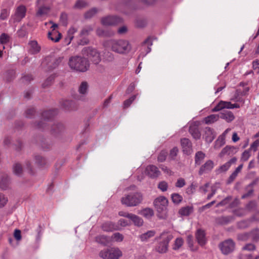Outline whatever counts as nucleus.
<instances>
[{"instance_id":"1","label":"nucleus","mask_w":259,"mask_h":259,"mask_svg":"<svg viewBox=\"0 0 259 259\" xmlns=\"http://www.w3.org/2000/svg\"><path fill=\"white\" fill-rule=\"evenodd\" d=\"M105 46L113 52L120 54L128 53L131 49L129 42L124 39H111L106 42Z\"/></svg>"},{"instance_id":"2","label":"nucleus","mask_w":259,"mask_h":259,"mask_svg":"<svg viewBox=\"0 0 259 259\" xmlns=\"http://www.w3.org/2000/svg\"><path fill=\"white\" fill-rule=\"evenodd\" d=\"M68 64L72 69L79 72H85L89 68V63L87 59L80 56L71 57Z\"/></svg>"},{"instance_id":"3","label":"nucleus","mask_w":259,"mask_h":259,"mask_svg":"<svg viewBox=\"0 0 259 259\" xmlns=\"http://www.w3.org/2000/svg\"><path fill=\"white\" fill-rule=\"evenodd\" d=\"M143 196L141 193L135 192L126 194L121 199V203L128 207L136 206L141 203Z\"/></svg>"},{"instance_id":"4","label":"nucleus","mask_w":259,"mask_h":259,"mask_svg":"<svg viewBox=\"0 0 259 259\" xmlns=\"http://www.w3.org/2000/svg\"><path fill=\"white\" fill-rule=\"evenodd\" d=\"M99 256L103 259H119L122 256V252L118 247H112L102 250Z\"/></svg>"},{"instance_id":"5","label":"nucleus","mask_w":259,"mask_h":259,"mask_svg":"<svg viewBox=\"0 0 259 259\" xmlns=\"http://www.w3.org/2000/svg\"><path fill=\"white\" fill-rule=\"evenodd\" d=\"M173 238L172 235L168 233H162L159 237L160 241L155 247V250L159 253H166L168 250V244Z\"/></svg>"},{"instance_id":"6","label":"nucleus","mask_w":259,"mask_h":259,"mask_svg":"<svg viewBox=\"0 0 259 259\" xmlns=\"http://www.w3.org/2000/svg\"><path fill=\"white\" fill-rule=\"evenodd\" d=\"M167 204L168 200L164 196H160L155 199L154 204L157 211L159 213L160 218H163L165 215Z\"/></svg>"},{"instance_id":"7","label":"nucleus","mask_w":259,"mask_h":259,"mask_svg":"<svg viewBox=\"0 0 259 259\" xmlns=\"http://www.w3.org/2000/svg\"><path fill=\"white\" fill-rule=\"evenodd\" d=\"M62 58H54L52 57H47L42 62V66L46 71H51L56 68L61 62Z\"/></svg>"},{"instance_id":"8","label":"nucleus","mask_w":259,"mask_h":259,"mask_svg":"<svg viewBox=\"0 0 259 259\" xmlns=\"http://www.w3.org/2000/svg\"><path fill=\"white\" fill-rule=\"evenodd\" d=\"M235 247V243L231 239H228L220 242L219 248L222 254L228 255L232 252Z\"/></svg>"},{"instance_id":"9","label":"nucleus","mask_w":259,"mask_h":259,"mask_svg":"<svg viewBox=\"0 0 259 259\" xmlns=\"http://www.w3.org/2000/svg\"><path fill=\"white\" fill-rule=\"evenodd\" d=\"M82 52L83 54L86 55L94 64H98L100 62V54L96 49L90 47L84 48Z\"/></svg>"},{"instance_id":"10","label":"nucleus","mask_w":259,"mask_h":259,"mask_svg":"<svg viewBox=\"0 0 259 259\" xmlns=\"http://www.w3.org/2000/svg\"><path fill=\"white\" fill-rule=\"evenodd\" d=\"M240 107L239 104L237 103L232 104L231 102L221 101L218 104L212 109L213 112H218L224 109H234L239 108Z\"/></svg>"},{"instance_id":"11","label":"nucleus","mask_w":259,"mask_h":259,"mask_svg":"<svg viewBox=\"0 0 259 259\" xmlns=\"http://www.w3.org/2000/svg\"><path fill=\"white\" fill-rule=\"evenodd\" d=\"M93 30V28L91 26H87L82 28L79 34L80 37H82L79 40V45L83 46L87 45L89 43V40L87 37H86V36H88Z\"/></svg>"},{"instance_id":"12","label":"nucleus","mask_w":259,"mask_h":259,"mask_svg":"<svg viewBox=\"0 0 259 259\" xmlns=\"http://www.w3.org/2000/svg\"><path fill=\"white\" fill-rule=\"evenodd\" d=\"M121 22L122 19L120 17L114 16H107L101 20L102 24L105 26L116 25Z\"/></svg>"},{"instance_id":"13","label":"nucleus","mask_w":259,"mask_h":259,"mask_svg":"<svg viewBox=\"0 0 259 259\" xmlns=\"http://www.w3.org/2000/svg\"><path fill=\"white\" fill-rule=\"evenodd\" d=\"M26 8L24 5H20L18 6L15 11L14 20L16 22H20L23 19L26 13Z\"/></svg>"},{"instance_id":"14","label":"nucleus","mask_w":259,"mask_h":259,"mask_svg":"<svg viewBox=\"0 0 259 259\" xmlns=\"http://www.w3.org/2000/svg\"><path fill=\"white\" fill-rule=\"evenodd\" d=\"M203 132V138L206 142L211 143L215 136L213 130L209 127H206Z\"/></svg>"},{"instance_id":"15","label":"nucleus","mask_w":259,"mask_h":259,"mask_svg":"<svg viewBox=\"0 0 259 259\" xmlns=\"http://www.w3.org/2000/svg\"><path fill=\"white\" fill-rule=\"evenodd\" d=\"M181 144L183 152L187 155L190 154L192 151V146L190 140L187 138L182 139Z\"/></svg>"},{"instance_id":"16","label":"nucleus","mask_w":259,"mask_h":259,"mask_svg":"<svg viewBox=\"0 0 259 259\" xmlns=\"http://www.w3.org/2000/svg\"><path fill=\"white\" fill-rule=\"evenodd\" d=\"M146 174L152 178H157L160 174L157 167L153 165H149L146 168Z\"/></svg>"},{"instance_id":"17","label":"nucleus","mask_w":259,"mask_h":259,"mask_svg":"<svg viewBox=\"0 0 259 259\" xmlns=\"http://www.w3.org/2000/svg\"><path fill=\"white\" fill-rule=\"evenodd\" d=\"M213 167V162L211 160H207L205 163L200 167L199 170V174L202 175L204 173L208 172L212 169Z\"/></svg>"},{"instance_id":"18","label":"nucleus","mask_w":259,"mask_h":259,"mask_svg":"<svg viewBox=\"0 0 259 259\" xmlns=\"http://www.w3.org/2000/svg\"><path fill=\"white\" fill-rule=\"evenodd\" d=\"M28 52L33 55L38 53L41 49L40 46L36 40L30 41L28 43Z\"/></svg>"},{"instance_id":"19","label":"nucleus","mask_w":259,"mask_h":259,"mask_svg":"<svg viewBox=\"0 0 259 259\" xmlns=\"http://www.w3.org/2000/svg\"><path fill=\"white\" fill-rule=\"evenodd\" d=\"M220 117L228 123L233 121L235 118L233 112L229 110H223L221 112Z\"/></svg>"},{"instance_id":"20","label":"nucleus","mask_w":259,"mask_h":259,"mask_svg":"<svg viewBox=\"0 0 259 259\" xmlns=\"http://www.w3.org/2000/svg\"><path fill=\"white\" fill-rule=\"evenodd\" d=\"M237 151V148L233 146H227L224 148L221 153L220 156L223 157L225 155H232L235 154Z\"/></svg>"},{"instance_id":"21","label":"nucleus","mask_w":259,"mask_h":259,"mask_svg":"<svg viewBox=\"0 0 259 259\" xmlns=\"http://www.w3.org/2000/svg\"><path fill=\"white\" fill-rule=\"evenodd\" d=\"M237 161L236 157L231 158L229 161L225 163L224 164L220 166L217 170L218 173L225 172L228 170L232 164H234Z\"/></svg>"},{"instance_id":"22","label":"nucleus","mask_w":259,"mask_h":259,"mask_svg":"<svg viewBox=\"0 0 259 259\" xmlns=\"http://www.w3.org/2000/svg\"><path fill=\"white\" fill-rule=\"evenodd\" d=\"M196 238L198 243L201 246H203L206 242L205 234L204 231L199 229L198 230L196 234Z\"/></svg>"},{"instance_id":"23","label":"nucleus","mask_w":259,"mask_h":259,"mask_svg":"<svg viewBox=\"0 0 259 259\" xmlns=\"http://www.w3.org/2000/svg\"><path fill=\"white\" fill-rule=\"evenodd\" d=\"M234 220V217L232 216H222L218 217L215 219V223L219 225H227Z\"/></svg>"},{"instance_id":"24","label":"nucleus","mask_w":259,"mask_h":259,"mask_svg":"<svg viewBox=\"0 0 259 259\" xmlns=\"http://www.w3.org/2000/svg\"><path fill=\"white\" fill-rule=\"evenodd\" d=\"M189 133L195 140L200 138L201 133L197 125L194 124L191 125L189 127Z\"/></svg>"},{"instance_id":"25","label":"nucleus","mask_w":259,"mask_h":259,"mask_svg":"<svg viewBox=\"0 0 259 259\" xmlns=\"http://www.w3.org/2000/svg\"><path fill=\"white\" fill-rule=\"evenodd\" d=\"M102 228L104 231L111 232L118 230V227L111 222H107L103 224Z\"/></svg>"},{"instance_id":"26","label":"nucleus","mask_w":259,"mask_h":259,"mask_svg":"<svg viewBox=\"0 0 259 259\" xmlns=\"http://www.w3.org/2000/svg\"><path fill=\"white\" fill-rule=\"evenodd\" d=\"M57 113V110L52 109L44 111L42 112L41 116L44 120H49L53 118Z\"/></svg>"},{"instance_id":"27","label":"nucleus","mask_w":259,"mask_h":259,"mask_svg":"<svg viewBox=\"0 0 259 259\" xmlns=\"http://www.w3.org/2000/svg\"><path fill=\"white\" fill-rule=\"evenodd\" d=\"M10 184V179L7 175H3L0 181V187L3 189H7Z\"/></svg>"},{"instance_id":"28","label":"nucleus","mask_w":259,"mask_h":259,"mask_svg":"<svg viewBox=\"0 0 259 259\" xmlns=\"http://www.w3.org/2000/svg\"><path fill=\"white\" fill-rule=\"evenodd\" d=\"M48 38L54 42H58L61 38V34L57 31H51L48 33Z\"/></svg>"},{"instance_id":"29","label":"nucleus","mask_w":259,"mask_h":259,"mask_svg":"<svg viewBox=\"0 0 259 259\" xmlns=\"http://www.w3.org/2000/svg\"><path fill=\"white\" fill-rule=\"evenodd\" d=\"M243 167V164H241L239 165L234 170V171L231 175V176L229 177L228 180V183L230 184L232 183L234 180L236 179L237 177L238 173H239Z\"/></svg>"},{"instance_id":"30","label":"nucleus","mask_w":259,"mask_h":259,"mask_svg":"<svg viewBox=\"0 0 259 259\" xmlns=\"http://www.w3.org/2000/svg\"><path fill=\"white\" fill-rule=\"evenodd\" d=\"M77 28L71 27L69 28L67 32V36L66 38V41L67 42V45L70 44L71 40L73 39L74 37V34L77 31Z\"/></svg>"},{"instance_id":"31","label":"nucleus","mask_w":259,"mask_h":259,"mask_svg":"<svg viewBox=\"0 0 259 259\" xmlns=\"http://www.w3.org/2000/svg\"><path fill=\"white\" fill-rule=\"evenodd\" d=\"M155 234V232L154 231L151 230L141 234L139 236V238L140 240L143 242L147 241L149 238L153 237Z\"/></svg>"},{"instance_id":"32","label":"nucleus","mask_w":259,"mask_h":259,"mask_svg":"<svg viewBox=\"0 0 259 259\" xmlns=\"http://www.w3.org/2000/svg\"><path fill=\"white\" fill-rule=\"evenodd\" d=\"M96 241L103 245H106L110 242L109 237L105 235H99L96 237Z\"/></svg>"},{"instance_id":"33","label":"nucleus","mask_w":259,"mask_h":259,"mask_svg":"<svg viewBox=\"0 0 259 259\" xmlns=\"http://www.w3.org/2000/svg\"><path fill=\"white\" fill-rule=\"evenodd\" d=\"M220 116L218 114H211L204 118V122L206 124H211L219 120Z\"/></svg>"},{"instance_id":"34","label":"nucleus","mask_w":259,"mask_h":259,"mask_svg":"<svg viewBox=\"0 0 259 259\" xmlns=\"http://www.w3.org/2000/svg\"><path fill=\"white\" fill-rule=\"evenodd\" d=\"M193 208L192 206H187L181 208L179 211V213L183 216H188L193 211Z\"/></svg>"},{"instance_id":"35","label":"nucleus","mask_w":259,"mask_h":259,"mask_svg":"<svg viewBox=\"0 0 259 259\" xmlns=\"http://www.w3.org/2000/svg\"><path fill=\"white\" fill-rule=\"evenodd\" d=\"M139 213L147 219H150L154 214L153 210L149 208H146L141 210Z\"/></svg>"},{"instance_id":"36","label":"nucleus","mask_w":259,"mask_h":259,"mask_svg":"<svg viewBox=\"0 0 259 259\" xmlns=\"http://www.w3.org/2000/svg\"><path fill=\"white\" fill-rule=\"evenodd\" d=\"M130 219L132 221L134 225L136 226L140 227L143 225V220L140 217L136 214L132 213Z\"/></svg>"},{"instance_id":"37","label":"nucleus","mask_w":259,"mask_h":259,"mask_svg":"<svg viewBox=\"0 0 259 259\" xmlns=\"http://www.w3.org/2000/svg\"><path fill=\"white\" fill-rule=\"evenodd\" d=\"M50 10V8L46 6H40L38 8L36 15L37 17H41L45 15H47Z\"/></svg>"},{"instance_id":"38","label":"nucleus","mask_w":259,"mask_h":259,"mask_svg":"<svg viewBox=\"0 0 259 259\" xmlns=\"http://www.w3.org/2000/svg\"><path fill=\"white\" fill-rule=\"evenodd\" d=\"M205 154L202 151H198L196 153L195 156V162L197 165H200L202 161L204 159Z\"/></svg>"},{"instance_id":"39","label":"nucleus","mask_w":259,"mask_h":259,"mask_svg":"<svg viewBox=\"0 0 259 259\" xmlns=\"http://www.w3.org/2000/svg\"><path fill=\"white\" fill-rule=\"evenodd\" d=\"M64 130V126L61 123H58L54 124L51 128L52 133L53 134H56L63 131Z\"/></svg>"},{"instance_id":"40","label":"nucleus","mask_w":259,"mask_h":259,"mask_svg":"<svg viewBox=\"0 0 259 259\" xmlns=\"http://www.w3.org/2000/svg\"><path fill=\"white\" fill-rule=\"evenodd\" d=\"M250 237L253 242L259 241V229L257 228L252 230L249 232Z\"/></svg>"},{"instance_id":"41","label":"nucleus","mask_w":259,"mask_h":259,"mask_svg":"<svg viewBox=\"0 0 259 259\" xmlns=\"http://www.w3.org/2000/svg\"><path fill=\"white\" fill-rule=\"evenodd\" d=\"M35 162L38 166L41 167L46 165L48 163L47 160L45 158L39 155L35 156Z\"/></svg>"},{"instance_id":"42","label":"nucleus","mask_w":259,"mask_h":259,"mask_svg":"<svg viewBox=\"0 0 259 259\" xmlns=\"http://www.w3.org/2000/svg\"><path fill=\"white\" fill-rule=\"evenodd\" d=\"M88 83L86 81H83L81 83L78 88V92L80 94L85 95L88 90Z\"/></svg>"},{"instance_id":"43","label":"nucleus","mask_w":259,"mask_h":259,"mask_svg":"<svg viewBox=\"0 0 259 259\" xmlns=\"http://www.w3.org/2000/svg\"><path fill=\"white\" fill-rule=\"evenodd\" d=\"M99 11L98 9L96 8H93L87 11L84 14V18L85 19H90L95 16Z\"/></svg>"},{"instance_id":"44","label":"nucleus","mask_w":259,"mask_h":259,"mask_svg":"<svg viewBox=\"0 0 259 259\" xmlns=\"http://www.w3.org/2000/svg\"><path fill=\"white\" fill-rule=\"evenodd\" d=\"M74 104V102L72 101L66 100L63 101L62 105L63 108L67 110H71L74 109L73 105Z\"/></svg>"},{"instance_id":"45","label":"nucleus","mask_w":259,"mask_h":259,"mask_svg":"<svg viewBox=\"0 0 259 259\" xmlns=\"http://www.w3.org/2000/svg\"><path fill=\"white\" fill-rule=\"evenodd\" d=\"M10 38L9 35L6 33H3L0 35V44L2 45L7 44L10 41Z\"/></svg>"},{"instance_id":"46","label":"nucleus","mask_w":259,"mask_h":259,"mask_svg":"<svg viewBox=\"0 0 259 259\" xmlns=\"http://www.w3.org/2000/svg\"><path fill=\"white\" fill-rule=\"evenodd\" d=\"M232 199V198L231 196H228V197H226V198H225L224 199H223L220 202L218 203L216 205V207H219L221 206H226L228 204H229V206H230V202L231 201Z\"/></svg>"},{"instance_id":"47","label":"nucleus","mask_w":259,"mask_h":259,"mask_svg":"<svg viewBox=\"0 0 259 259\" xmlns=\"http://www.w3.org/2000/svg\"><path fill=\"white\" fill-rule=\"evenodd\" d=\"M22 167L20 164L16 163L14 165L13 171L15 175L20 176L22 174Z\"/></svg>"},{"instance_id":"48","label":"nucleus","mask_w":259,"mask_h":259,"mask_svg":"<svg viewBox=\"0 0 259 259\" xmlns=\"http://www.w3.org/2000/svg\"><path fill=\"white\" fill-rule=\"evenodd\" d=\"M184 241L182 238H178L175 241V243L173 246V249H179L183 244Z\"/></svg>"},{"instance_id":"49","label":"nucleus","mask_w":259,"mask_h":259,"mask_svg":"<svg viewBox=\"0 0 259 259\" xmlns=\"http://www.w3.org/2000/svg\"><path fill=\"white\" fill-rule=\"evenodd\" d=\"M171 199L174 203H179L182 201L183 197L178 193H174L171 195Z\"/></svg>"},{"instance_id":"50","label":"nucleus","mask_w":259,"mask_h":259,"mask_svg":"<svg viewBox=\"0 0 259 259\" xmlns=\"http://www.w3.org/2000/svg\"><path fill=\"white\" fill-rule=\"evenodd\" d=\"M250 222L249 220L242 221L237 223V226L240 229H245L250 225Z\"/></svg>"},{"instance_id":"51","label":"nucleus","mask_w":259,"mask_h":259,"mask_svg":"<svg viewBox=\"0 0 259 259\" xmlns=\"http://www.w3.org/2000/svg\"><path fill=\"white\" fill-rule=\"evenodd\" d=\"M96 33L97 34L100 36H110L113 34V32L108 34L106 31H104L102 28H98L96 30Z\"/></svg>"},{"instance_id":"52","label":"nucleus","mask_w":259,"mask_h":259,"mask_svg":"<svg viewBox=\"0 0 259 259\" xmlns=\"http://www.w3.org/2000/svg\"><path fill=\"white\" fill-rule=\"evenodd\" d=\"M9 15L10 11L6 9H4L1 11L0 14V19L2 20H4L8 17Z\"/></svg>"},{"instance_id":"53","label":"nucleus","mask_w":259,"mask_h":259,"mask_svg":"<svg viewBox=\"0 0 259 259\" xmlns=\"http://www.w3.org/2000/svg\"><path fill=\"white\" fill-rule=\"evenodd\" d=\"M112 238L116 242H121L123 239V236L119 233H115L112 235Z\"/></svg>"},{"instance_id":"54","label":"nucleus","mask_w":259,"mask_h":259,"mask_svg":"<svg viewBox=\"0 0 259 259\" xmlns=\"http://www.w3.org/2000/svg\"><path fill=\"white\" fill-rule=\"evenodd\" d=\"M238 239L241 241H247L250 238L249 233H241L238 235Z\"/></svg>"},{"instance_id":"55","label":"nucleus","mask_w":259,"mask_h":259,"mask_svg":"<svg viewBox=\"0 0 259 259\" xmlns=\"http://www.w3.org/2000/svg\"><path fill=\"white\" fill-rule=\"evenodd\" d=\"M167 153L165 151L163 150L161 151L158 156V161L160 162L164 161L167 157Z\"/></svg>"},{"instance_id":"56","label":"nucleus","mask_w":259,"mask_h":259,"mask_svg":"<svg viewBox=\"0 0 259 259\" xmlns=\"http://www.w3.org/2000/svg\"><path fill=\"white\" fill-rule=\"evenodd\" d=\"M256 203L254 201H250L245 207V210L248 211H252L255 208Z\"/></svg>"},{"instance_id":"57","label":"nucleus","mask_w":259,"mask_h":259,"mask_svg":"<svg viewBox=\"0 0 259 259\" xmlns=\"http://www.w3.org/2000/svg\"><path fill=\"white\" fill-rule=\"evenodd\" d=\"M87 5V4L85 1L83 0H78L75 4L74 8L77 9H81L86 7Z\"/></svg>"},{"instance_id":"58","label":"nucleus","mask_w":259,"mask_h":259,"mask_svg":"<svg viewBox=\"0 0 259 259\" xmlns=\"http://www.w3.org/2000/svg\"><path fill=\"white\" fill-rule=\"evenodd\" d=\"M234 214L238 217H242L246 214V210L243 208H239L233 211Z\"/></svg>"},{"instance_id":"59","label":"nucleus","mask_w":259,"mask_h":259,"mask_svg":"<svg viewBox=\"0 0 259 259\" xmlns=\"http://www.w3.org/2000/svg\"><path fill=\"white\" fill-rule=\"evenodd\" d=\"M158 188L162 192H165L167 190L168 184L165 181L160 182L158 184Z\"/></svg>"},{"instance_id":"60","label":"nucleus","mask_w":259,"mask_h":259,"mask_svg":"<svg viewBox=\"0 0 259 259\" xmlns=\"http://www.w3.org/2000/svg\"><path fill=\"white\" fill-rule=\"evenodd\" d=\"M186 185V182L184 179L180 178L177 180L175 184V186L177 188H182Z\"/></svg>"},{"instance_id":"61","label":"nucleus","mask_w":259,"mask_h":259,"mask_svg":"<svg viewBox=\"0 0 259 259\" xmlns=\"http://www.w3.org/2000/svg\"><path fill=\"white\" fill-rule=\"evenodd\" d=\"M250 156V150H245L241 156V160L244 161H247Z\"/></svg>"},{"instance_id":"62","label":"nucleus","mask_w":259,"mask_h":259,"mask_svg":"<svg viewBox=\"0 0 259 259\" xmlns=\"http://www.w3.org/2000/svg\"><path fill=\"white\" fill-rule=\"evenodd\" d=\"M7 202V198L3 194L0 193V207L4 206Z\"/></svg>"},{"instance_id":"63","label":"nucleus","mask_w":259,"mask_h":259,"mask_svg":"<svg viewBox=\"0 0 259 259\" xmlns=\"http://www.w3.org/2000/svg\"><path fill=\"white\" fill-rule=\"evenodd\" d=\"M136 96L134 95V96H133L132 97H131V98H130L128 99L125 100L123 103L124 108L128 107L132 104V103L135 100V99H136Z\"/></svg>"},{"instance_id":"64","label":"nucleus","mask_w":259,"mask_h":259,"mask_svg":"<svg viewBox=\"0 0 259 259\" xmlns=\"http://www.w3.org/2000/svg\"><path fill=\"white\" fill-rule=\"evenodd\" d=\"M255 246L252 243H248L246 244L242 248L243 250H248V251H252L255 250Z\"/></svg>"}]
</instances>
